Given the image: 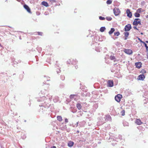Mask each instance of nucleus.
Returning <instances> with one entry per match:
<instances>
[{
	"label": "nucleus",
	"mask_w": 148,
	"mask_h": 148,
	"mask_svg": "<svg viewBox=\"0 0 148 148\" xmlns=\"http://www.w3.org/2000/svg\"><path fill=\"white\" fill-rule=\"evenodd\" d=\"M113 11L114 15L116 16L118 15L121 12L119 9L116 7L114 9Z\"/></svg>",
	"instance_id": "f257e3e1"
},
{
	"label": "nucleus",
	"mask_w": 148,
	"mask_h": 148,
	"mask_svg": "<svg viewBox=\"0 0 148 148\" xmlns=\"http://www.w3.org/2000/svg\"><path fill=\"white\" fill-rule=\"evenodd\" d=\"M122 97V96L121 95L118 94L115 96V99L117 102H119Z\"/></svg>",
	"instance_id": "f03ea898"
},
{
	"label": "nucleus",
	"mask_w": 148,
	"mask_h": 148,
	"mask_svg": "<svg viewBox=\"0 0 148 148\" xmlns=\"http://www.w3.org/2000/svg\"><path fill=\"white\" fill-rule=\"evenodd\" d=\"M138 24H139L140 25H141L140 20L139 18H136L134 20V21L133 22V25L136 26Z\"/></svg>",
	"instance_id": "7ed1b4c3"
},
{
	"label": "nucleus",
	"mask_w": 148,
	"mask_h": 148,
	"mask_svg": "<svg viewBox=\"0 0 148 148\" xmlns=\"http://www.w3.org/2000/svg\"><path fill=\"white\" fill-rule=\"evenodd\" d=\"M132 28L130 24H128L125 25L124 28L125 31L127 32L130 31Z\"/></svg>",
	"instance_id": "20e7f679"
},
{
	"label": "nucleus",
	"mask_w": 148,
	"mask_h": 148,
	"mask_svg": "<svg viewBox=\"0 0 148 148\" xmlns=\"http://www.w3.org/2000/svg\"><path fill=\"white\" fill-rule=\"evenodd\" d=\"M124 52L126 53L128 55H131L133 53L132 51L130 49H125L124 50Z\"/></svg>",
	"instance_id": "39448f33"
},
{
	"label": "nucleus",
	"mask_w": 148,
	"mask_h": 148,
	"mask_svg": "<svg viewBox=\"0 0 148 148\" xmlns=\"http://www.w3.org/2000/svg\"><path fill=\"white\" fill-rule=\"evenodd\" d=\"M108 86L109 87H112L114 85L113 81L112 80H109L107 82Z\"/></svg>",
	"instance_id": "423d86ee"
},
{
	"label": "nucleus",
	"mask_w": 148,
	"mask_h": 148,
	"mask_svg": "<svg viewBox=\"0 0 148 148\" xmlns=\"http://www.w3.org/2000/svg\"><path fill=\"white\" fill-rule=\"evenodd\" d=\"M67 62L69 64H74L76 63L77 61L75 60H74L73 59L71 58L70 59H69L67 61Z\"/></svg>",
	"instance_id": "0eeeda50"
},
{
	"label": "nucleus",
	"mask_w": 148,
	"mask_h": 148,
	"mask_svg": "<svg viewBox=\"0 0 148 148\" xmlns=\"http://www.w3.org/2000/svg\"><path fill=\"white\" fill-rule=\"evenodd\" d=\"M142 63L140 62L135 63V65L136 67L138 69H140L142 67Z\"/></svg>",
	"instance_id": "6e6552de"
},
{
	"label": "nucleus",
	"mask_w": 148,
	"mask_h": 148,
	"mask_svg": "<svg viewBox=\"0 0 148 148\" xmlns=\"http://www.w3.org/2000/svg\"><path fill=\"white\" fill-rule=\"evenodd\" d=\"M135 123L138 125H140L143 123V122L140 119H136Z\"/></svg>",
	"instance_id": "1a4fd4ad"
},
{
	"label": "nucleus",
	"mask_w": 148,
	"mask_h": 148,
	"mask_svg": "<svg viewBox=\"0 0 148 148\" xmlns=\"http://www.w3.org/2000/svg\"><path fill=\"white\" fill-rule=\"evenodd\" d=\"M24 8L27 10V11L29 13H31L30 8L29 6L26 5H23Z\"/></svg>",
	"instance_id": "9d476101"
},
{
	"label": "nucleus",
	"mask_w": 148,
	"mask_h": 148,
	"mask_svg": "<svg viewBox=\"0 0 148 148\" xmlns=\"http://www.w3.org/2000/svg\"><path fill=\"white\" fill-rule=\"evenodd\" d=\"M145 78V77L143 74H141L138 76V79L139 80H143Z\"/></svg>",
	"instance_id": "9b49d317"
},
{
	"label": "nucleus",
	"mask_w": 148,
	"mask_h": 148,
	"mask_svg": "<svg viewBox=\"0 0 148 148\" xmlns=\"http://www.w3.org/2000/svg\"><path fill=\"white\" fill-rule=\"evenodd\" d=\"M126 12L127 14V16L130 18H131L132 16V13L130 12V10L127 9L126 11Z\"/></svg>",
	"instance_id": "f8f14e48"
},
{
	"label": "nucleus",
	"mask_w": 148,
	"mask_h": 148,
	"mask_svg": "<svg viewBox=\"0 0 148 148\" xmlns=\"http://www.w3.org/2000/svg\"><path fill=\"white\" fill-rule=\"evenodd\" d=\"M110 58L111 60H113L114 62L117 61L116 59L114 56L111 55L110 56Z\"/></svg>",
	"instance_id": "ddd939ff"
},
{
	"label": "nucleus",
	"mask_w": 148,
	"mask_h": 148,
	"mask_svg": "<svg viewBox=\"0 0 148 148\" xmlns=\"http://www.w3.org/2000/svg\"><path fill=\"white\" fill-rule=\"evenodd\" d=\"M74 142L71 141H69L68 143V145L69 147H72L74 145Z\"/></svg>",
	"instance_id": "4468645a"
},
{
	"label": "nucleus",
	"mask_w": 148,
	"mask_h": 148,
	"mask_svg": "<svg viewBox=\"0 0 148 148\" xmlns=\"http://www.w3.org/2000/svg\"><path fill=\"white\" fill-rule=\"evenodd\" d=\"M41 4L42 5H44L46 7H48L49 6V5H48V3L47 2H46V1H43L41 3Z\"/></svg>",
	"instance_id": "2eb2a0df"
},
{
	"label": "nucleus",
	"mask_w": 148,
	"mask_h": 148,
	"mask_svg": "<svg viewBox=\"0 0 148 148\" xmlns=\"http://www.w3.org/2000/svg\"><path fill=\"white\" fill-rule=\"evenodd\" d=\"M76 106L78 110H80L82 108V106L79 103H78L76 105Z\"/></svg>",
	"instance_id": "dca6fc26"
},
{
	"label": "nucleus",
	"mask_w": 148,
	"mask_h": 148,
	"mask_svg": "<svg viewBox=\"0 0 148 148\" xmlns=\"http://www.w3.org/2000/svg\"><path fill=\"white\" fill-rule=\"evenodd\" d=\"M124 34L125 35V40H127V38L128 37L129 35V33L128 32H124Z\"/></svg>",
	"instance_id": "f3484780"
},
{
	"label": "nucleus",
	"mask_w": 148,
	"mask_h": 148,
	"mask_svg": "<svg viewBox=\"0 0 148 148\" xmlns=\"http://www.w3.org/2000/svg\"><path fill=\"white\" fill-rule=\"evenodd\" d=\"M115 31V29L114 28H112L110 30L109 32V33L110 34H112Z\"/></svg>",
	"instance_id": "a211bd4d"
},
{
	"label": "nucleus",
	"mask_w": 148,
	"mask_h": 148,
	"mask_svg": "<svg viewBox=\"0 0 148 148\" xmlns=\"http://www.w3.org/2000/svg\"><path fill=\"white\" fill-rule=\"evenodd\" d=\"M57 119L60 121H62V118L61 116H57Z\"/></svg>",
	"instance_id": "6ab92c4d"
},
{
	"label": "nucleus",
	"mask_w": 148,
	"mask_h": 148,
	"mask_svg": "<svg viewBox=\"0 0 148 148\" xmlns=\"http://www.w3.org/2000/svg\"><path fill=\"white\" fill-rule=\"evenodd\" d=\"M134 16L136 17H140V14L137 12H136L134 14Z\"/></svg>",
	"instance_id": "aec40b11"
},
{
	"label": "nucleus",
	"mask_w": 148,
	"mask_h": 148,
	"mask_svg": "<svg viewBox=\"0 0 148 148\" xmlns=\"http://www.w3.org/2000/svg\"><path fill=\"white\" fill-rule=\"evenodd\" d=\"M105 29V27H102L100 28V30L101 32H103L104 31Z\"/></svg>",
	"instance_id": "412c9836"
},
{
	"label": "nucleus",
	"mask_w": 148,
	"mask_h": 148,
	"mask_svg": "<svg viewBox=\"0 0 148 148\" xmlns=\"http://www.w3.org/2000/svg\"><path fill=\"white\" fill-rule=\"evenodd\" d=\"M106 18L107 20L108 21H110L112 20V18L110 16L106 17Z\"/></svg>",
	"instance_id": "4be33fe9"
},
{
	"label": "nucleus",
	"mask_w": 148,
	"mask_h": 148,
	"mask_svg": "<svg viewBox=\"0 0 148 148\" xmlns=\"http://www.w3.org/2000/svg\"><path fill=\"white\" fill-rule=\"evenodd\" d=\"M112 3V1L111 0H108L107 1L106 3L108 4H110Z\"/></svg>",
	"instance_id": "5701e85b"
},
{
	"label": "nucleus",
	"mask_w": 148,
	"mask_h": 148,
	"mask_svg": "<svg viewBox=\"0 0 148 148\" xmlns=\"http://www.w3.org/2000/svg\"><path fill=\"white\" fill-rule=\"evenodd\" d=\"M142 10V9L141 8H139L138 9V10H137V12L140 13L141 12Z\"/></svg>",
	"instance_id": "b1692460"
},
{
	"label": "nucleus",
	"mask_w": 148,
	"mask_h": 148,
	"mask_svg": "<svg viewBox=\"0 0 148 148\" xmlns=\"http://www.w3.org/2000/svg\"><path fill=\"white\" fill-rule=\"evenodd\" d=\"M114 34L116 36H118L119 35L120 33L119 32H115L114 33Z\"/></svg>",
	"instance_id": "393cba45"
},
{
	"label": "nucleus",
	"mask_w": 148,
	"mask_h": 148,
	"mask_svg": "<svg viewBox=\"0 0 148 148\" xmlns=\"http://www.w3.org/2000/svg\"><path fill=\"white\" fill-rule=\"evenodd\" d=\"M144 44L146 48V51L148 52V47L147 46V45L145 42V43H143Z\"/></svg>",
	"instance_id": "a878e982"
},
{
	"label": "nucleus",
	"mask_w": 148,
	"mask_h": 148,
	"mask_svg": "<svg viewBox=\"0 0 148 148\" xmlns=\"http://www.w3.org/2000/svg\"><path fill=\"white\" fill-rule=\"evenodd\" d=\"M140 72V73L143 74L146 73V71L144 69H142Z\"/></svg>",
	"instance_id": "bb28decb"
},
{
	"label": "nucleus",
	"mask_w": 148,
	"mask_h": 148,
	"mask_svg": "<svg viewBox=\"0 0 148 148\" xmlns=\"http://www.w3.org/2000/svg\"><path fill=\"white\" fill-rule=\"evenodd\" d=\"M99 19L100 20H105V18L104 17H102L101 16H100L99 17Z\"/></svg>",
	"instance_id": "cd10ccee"
},
{
	"label": "nucleus",
	"mask_w": 148,
	"mask_h": 148,
	"mask_svg": "<svg viewBox=\"0 0 148 148\" xmlns=\"http://www.w3.org/2000/svg\"><path fill=\"white\" fill-rule=\"evenodd\" d=\"M75 95H71L70 96V99H73L74 98L75 96Z\"/></svg>",
	"instance_id": "c85d7f7f"
},
{
	"label": "nucleus",
	"mask_w": 148,
	"mask_h": 148,
	"mask_svg": "<svg viewBox=\"0 0 148 148\" xmlns=\"http://www.w3.org/2000/svg\"><path fill=\"white\" fill-rule=\"evenodd\" d=\"M121 115L122 116H124L125 114V111L124 110H123L121 111Z\"/></svg>",
	"instance_id": "c756f323"
},
{
	"label": "nucleus",
	"mask_w": 148,
	"mask_h": 148,
	"mask_svg": "<svg viewBox=\"0 0 148 148\" xmlns=\"http://www.w3.org/2000/svg\"><path fill=\"white\" fill-rule=\"evenodd\" d=\"M61 79L62 80H64V79H65V77L63 75H62L61 76Z\"/></svg>",
	"instance_id": "7c9ffc66"
},
{
	"label": "nucleus",
	"mask_w": 148,
	"mask_h": 148,
	"mask_svg": "<svg viewBox=\"0 0 148 148\" xmlns=\"http://www.w3.org/2000/svg\"><path fill=\"white\" fill-rule=\"evenodd\" d=\"M38 35L40 36H42V32H38Z\"/></svg>",
	"instance_id": "2f4dec72"
},
{
	"label": "nucleus",
	"mask_w": 148,
	"mask_h": 148,
	"mask_svg": "<svg viewBox=\"0 0 148 148\" xmlns=\"http://www.w3.org/2000/svg\"><path fill=\"white\" fill-rule=\"evenodd\" d=\"M138 40H139L140 42L143 43V44L145 43V42L143 41L140 38H138Z\"/></svg>",
	"instance_id": "473e14b6"
},
{
	"label": "nucleus",
	"mask_w": 148,
	"mask_h": 148,
	"mask_svg": "<svg viewBox=\"0 0 148 148\" xmlns=\"http://www.w3.org/2000/svg\"><path fill=\"white\" fill-rule=\"evenodd\" d=\"M133 28L135 29H136L137 30H138V29L136 27V26H134L133 27Z\"/></svg>",
	"instance_id": "72a5a7b5"
},
{
	"label": "nucleus",
	"mask_w": 148,
	"mask_h": 148,
	"mask_svg": "<svg viewBox=\"0 0 148 148\" xmlns=\"http://www.w3.org/2000/svg\"><path fill=\"white\" fill-rule=\"evenodd\" d=\"M51 148H56V146H53L51 147Z\"/></svg>",
	"instance_id": "f704fd0d"
},
{
	"label": "nucleus",
	"mask_w": 148,
	"mask_h": 148,
	"mask_svg": "<svg viewBox=\"0 0 148 148\" xmlns=\"http://www.w3.org/2000/svg\"><path fill=\"white\" fill-rule=\"evenodd\" d=\"M65 122H68V120L67 119H65Z\"/></svg>",
	"instance_id": "c9c22d12"
},
{
	"label": "nucleus",
	"mask_w": 148,
	"mask_h": 148,
	"mask_svg": "<svg viewBox=\"0 0 148 148\" xmlns=\"http://www.w3.org/2000/svg\"><path fill=\"white\" fill-rule=\"evenodd\" d=\"M145 42H146V43H148V41H147V40L146 41H145Z\"/></svg>",
	"instance_id": "e433bc0d"
},
{
	"label": "nucleus",
	"mask_w": 148,
	"mask_h": 148,
	"mask_svg": "<svg viewBox=\"0 0 148 148\" xmlns=\"http://www.w3.org/2000/svg\"><path fill=\"white\" fill-rule=\"evenodd\" d=\"M8 27H10V28H12V27H10V26H8Z\"/></svg>",
	"instance_id": "4c0bfd02"
},
{
	"label": "nucleus",
	"mask_w": 148,
	"mask_h": 148,
	"mask_svg": "<svg viewBox=\"0 0 148 148\" xmlns=\"http://www.w3.org/2000/svg\"><path fill=\"white\" fill-rule=\"evenodd\" d=\"M141 34H143V33H141Z\"/></svg>",
	"instance_id": "58836bf2"
}]
</instances>
